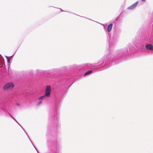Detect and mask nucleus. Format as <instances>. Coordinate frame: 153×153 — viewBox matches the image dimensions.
Returning <instances> with one entry per match:
<instances>
[{"label": "nucleus", "mask_w": 153, "mask_h": 153, "mask_svg": "<svg viewBox=\"0 0 153 153\" xmlns=\"http://www.w3.org/2000/svg\"><path fill=\"white\" fill-rule=\"evenodd\" d=\"M16 105L17 106H19L20 105V104L19 103H17L16 104Z\"/></svg>", "instance_id": "nucleus-9"}, {"label": "nucleus", "mask_w": 153, "mask_h": 153, "mask_svg": "<svg viewBox=\"0 0 153 153\" xmlns=\"http://www.w3.org/2000/svg\"><path fill=\"white\" fill-rule=\"evenodd\" d=\"M51 93V87L50 85H47L46 86L45 95L46 97H49Z\"/></svg>", "instance_id": "nucleus-2"}, {"label": "nucleus", "mask_w": 153, "mask_h": 153, "mask_svg": "<svg viewBox=\"0 0 153 153\" xmlns=\"http://www.w3.org/2000/svg\"><path fill=\"white\" fill-rule=\"evenodd\" d=\"M8 62H9V60L8 59Z\"/></svg>", "instance_id": "nucleus-11"}, {"label": "nucleus", "mask_w": 153, "mask_h": 153, "mask_svg": "<svg viewBox=\"0 0 153 153\" xmlns=\"http://www.w3.org/2000/svg\"><path fill=\"white\" fill-rule=\"evenodd\" d=\"M112 26V24H110L107 27V30L108 32H110L111 31Z\"/></svg>", "instance_id": "nucleus-5"}, {"label": "nucleus", "mask_w": 153, "mask_h": 153, "mask_svg": "<svg viewBox=\"0 0 153 153\" xmlns=\"http://www.w3.org/2000/svg\"><path fill=\"white\" fill-rule=\"evenodd\" d=\"M42 103V101H40L37 102V105H39L41 104Z\"/></svg>", "instance_id": "nucleus-8"}, {"label": "nucleus", "mask_w": 153, "mask_h": 153, "mask_svg": "<svg viewBox=\"0 0 153 153\" xmlns=\"http://www.w3.org/2000/svg\"><path fill=\"white\" fill-rule=\"evenodd\" d=\"M14 85L13 82H9L6 84L4 87V89L5 91H8L13 88Z\"/></svg>", "instance_id": "nucleus-1"}, {"label": "nucleus", "mask_w": 153, "mask_h": 153, "mask_svg": "<svg viewBox=\"0 0 153 153\" xmlns=\"http://www.w3.org/2000/svg\"><path fill=\"white\" fill-rule=\"evenodd\" d=\"M46 97V96L45 94L44 95H42V96L40 97L39 98V100H41L43 99H44L45 98V97Z\"/></svg>", "instance_id": "nucleus-7"}, {"label": "nucleus", "mask_w": 153, "mask_h": 153, "mask_svg": "<svg viewBox=\"0 0 153 153\" xmlns=\"http://www.w3.org/2000/svg\"><path fill=\"white\" fill-rule=\"evenodd\" d=\"M137 3L138 2H137L131 6L129 7H128V9L130 10L133 9L137 5Z\"/></svg>", "instance_id": "nucleus-4"}, {"label": "nucleus", "mask_w": 153, "mask_h": 153, "mask_svg": "<svg viewBox=\"0 0 153 153\" xmlns=\"http://www.w3.org/2000/svg\"><path fill=\"white\" fill-rule=\"evenodd\" d=\"M146 48L147 50H153V46L150 44H147L146 45Z\"/></svg>", "instance_id": "nucleus-3"}, {"label": "nucleus", "mask_w": 153, "mask_h": 153, "mask_svg": "<svg viewBox=\"0 0 153 153\" xmlns=\"http://www.w3.org/2000/svg\"><path fill=\"white\" fill-rule=\"evenodd\" d=\"M92 73V71H89L87 72H86L85 74H84L85 76L86 75H87L88 74H91Z\"/></svg>", "instance_id": "nucleus-6"}, {"label": "nucleus", "mask_w": 153, "mask_h": 153, "mask_svg": "<svg viewBox=\"0 0 153 153\" xmlns=\"http://www.w3.org/2000/svg\"><path fill=\"white\" fill-rule=\"evenodd\" d=\"M9 114L10 115V116H11V115H10V114Z\"/></svg>", "instance_id": "nucleus-10"}]
</instances>
